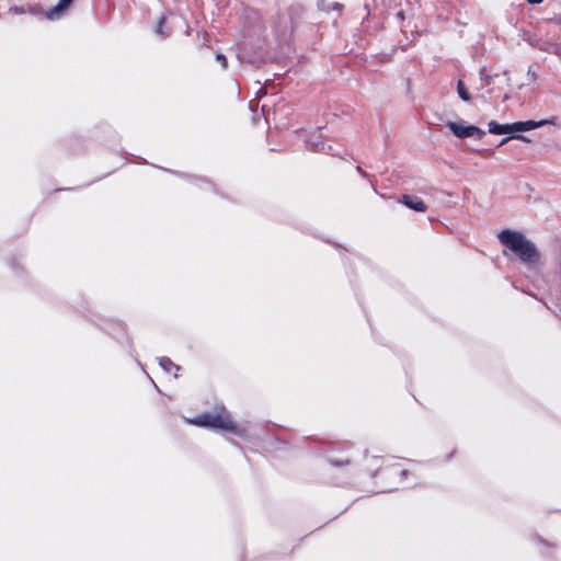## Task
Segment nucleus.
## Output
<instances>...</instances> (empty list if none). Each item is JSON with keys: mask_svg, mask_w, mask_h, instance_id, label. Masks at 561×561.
Wrapping results in <instances>:
<instances>
[{"mask_svg": "<svg viewBox=\"0 0 561 561\" xmlns=\"http://www.w3.org/2000/svg\"><path fill=\"white\" fill-rule=\"evenodd\" d=\"M187 423L198 427L220 430L237 436H243L245 434V428L233 420L222 404L216 405L211 412H205L194 419L187 420Z\"/></svg>", "mask_w": 561, "mask_h": 561, "instance_id": "1", "label": "nucleus"}, {"mask_svg": "<svg viewBox=\"0 0 561 561\" xmlns=\"http://www.w3.org/2000/svg\"><path fill=\"white\" fill-rule=\"evenodd\" d=\"M499 241L524 263L537 264L540 261V253L537 247L523 233L504 229L497 234Z\"/></svg>", "mask_w": 561, "mask_h": 561, "instance_id": "2", "label": "nucleus"}, {"mask_svg": "<svg viewBox=\"0 0 561 561\" xmlns=\"http://www.w3.org/2000/svg\"><path fill=\"white\" fill-rule=\"evenodd\" d=\"M410 474V470L403 463L391 461L379 467L374 477L382 492H391L398 490Z\"/></svg>", "mask_w": 561, "mask_h": 561, "instance_id": "3", "label": "nucleus"}, {"mask_svg": "<svg viewBox=\"0 0 561 561\" xmlns=\"http://www.w3.org/2000/svg\"><path fill=\"white\" fill-rule=\"evenodd\" d=\"M446 127L458 138L476 137L481 139L485 131L474 125H465L462 122H448Z\"/></svg>", "mask_w": 561, "mask_h": 561, "instance_id": "4", "label": "nucleus"}, {"mask_svg": "<svg viewBox=\"0 0 561 561\" xmlns=\"http://www.w3.org/2000/svg\"><path fill=\"white\" fill-rule=\"evenodd\" d=\"M400 202L414 211L425 213L427 210L426 204L419 196L403 194Z\"/></svg>", "mask_w": 561, "mask_h": 561, "instance_id": "5", "label": "nucleus"}, {"mask_svg": "<svg viewBox=\"0 0 561 561\" xmlns=\"http://www.w3.org/2000/svg\"><path fill=\"white\" fill-rule=\"evenodd\" d=\"M550 123L549 121H525V122H516L512 124V133H518V131H527L535 128H538L540 126H543L546 124Z\"/></svg>", "mask_w": 561, "mask_h": 561, "instance_id": "6", "label": "nucleus"}, {"mask_svg": "<svg viewBox=\"0 0 561 561\" xmlns=\"http://www.w3.org/2000/svg\"><path fill=\"white\" fill-rule=\"evenodd\" d=\"M72 1L73 0H59L56 5H54L47 11V19L55 20L59 18L70 7Z\"/></svg>", "mask_w": 561, "mask_h": 561, "instance_id": "7", "label": "nucleus"}, {"mask_svg": "<svg viewBox=\"0 0 561 561\" xmlns=\"http://www.w3.org/2000/svg\"><path fill=\"white\" fill-rule=\"evenodd\" d=\"M489 133L494 135L513 134L512 124H499L495 121L489 123Z\"/></svg>", "mask_w": 561, "mask_h": 561, "instance_id": "8", "label": "nucleus"}, {"mask_svg": "<svg viewBox=\"0 0 561 561\" xmlns=\"http://www.w3.org/2000/svg\"><path fill=\"white\" fill-rule=\"evenodd\" d=\"M457 92L461 100L466 102H469L471 100V95L469 94L468 90L466 89L461 80H458L457 82Z\"/></svg>", "mask_w": 561, "mask_h": 561, "instance_id": "9", "label": "nucleus"}, {"mask_svg": "<svg viewBox=\"0 0 561 561\" xmlns=\"http://www.w3.org/2000/svg\"><path fill=\"white\" fill-rule=\"evenodd\" d=\"M329 463L333 467H344L351 465V459H329Z\"/></svg>", "mask_w": 561, "mask_h": 561, "instance_id": "10", "label": "nucleus"}, {"mask_svg": "<svg viewBox=\"0 0 561 561\" xmlns=\"http://www.w3.org/2000/svg\"><path fill=\"white\" fill-rule=\"evenodd\" d=\"M164 24H165V16H161L156 25V33L161 35V36H167V34L164 33L163 31V27H164Z\"/></svg>", "mask_w": 561, "mask_h": 561, "instance_id": "11", "label": "nucleus"}, {"mask_svg": "<svg viewBox=\"0 0 561 561\" xmlns=\"http://www.w3.org/2000/svg\"><path fill=\"white\" fill-rule=\"evenodd\" d=\"M216 59L220 62L221 67L226 69L228 67V60L225 55L217 54Z\"/></svg>", "mask_w": 561, "mask_h": 561, "instance_id": "12", "label": "nucleus"}, {"mask_svg": "<svg viewBox=\"0 0 561 561\" xmlns=\"http://www.w3.org/2000/svg\"><path fill=\"white\" fill-rule=\"evenodd\" d=\"M514 138H517L519 140H523L525 142H530V139L526 136H523V135H517V136H513Z\"/></svg>", "mask_w": 561, "mask_h": 561, "instance_id": "13", "label": "nucleus"}, {"mask_svg": "<svg viewBox=\"0 0 561 561\" xmlns=\"http://www.w3.org/2000/svg\"><path fill=\"white\" fill-rule=\"evenodd\" d=\"M527 1H528V3H530V4H539V3H541L543 0H527Z\"/></svg>", "mask_w": 561, "mask_h": 561, "instance_id": "14", "label": "nucleus"}, {"mask_svg": "<svg viewBox=\"0 0 561 561\" xmlns=\"http://www.w3.org/2000/svg\"><path fill=\"white\" fill-rule=\"evenodd\" d=\"M512 137H506V138H503L500 142V146L506 144Z\"/></svg>", "mask_w": 561, "mask_h": 561, "instance_id": "15", "label": "nucleus"}, {"mask_svg": "<svg viewBox=\"0 0 561 561\" xmlns=\"http://www.w3.org/2000/svg\"><path fill=\"white\" fill-rule=\"evenodd\" d=\"M163 362H165V363H168V364H170V365L172 364V363H171V360H170L169 358H163V359H162V362H161V364H162Z\"/></svg>", "mask_w": 561, "mask_h": 561, "instance_id": "16", "label": "nucleus"}]
</instances>
